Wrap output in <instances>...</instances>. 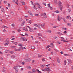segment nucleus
I'll return each mask as SVG.
<instances>
[{
    "mask_svg": "<svg viewBox=\"0 0 73 73\" xmlns=\"http://www.w3.org/2000/svg\"><path fill=\"white\" fill-rule=\"evenodd\" d=\"M18 66H15L14 67V68L15 70V73H17L18 72V71H19V68H18Z\"/></svg>",
    "mask_w": 73,
    "mask_h": 73,
    "instance_id": "obj_1",
    "label": "nucleus"
},
{
    "mask_svg": "<svg viewBox=\"0 0 73 73\" xmlns=\"http://www.w3.org/2000/svg\"><path fill=\"white\" fill-rule=\"evenodd\" d=\"M25 61H26V62H29L30 61V59H27L26 58H25Z\"/></svg>",
    "mask_w": 73,
    "mask_h": 73,
    "instance_id": "obj_2",
    "label": "nucleus"
},
{
    "mask_svg": "<svg viewBox=\"0 0 73 73\" xmlns=\"http://www.w3.org/2000/svg\"><path fill=\"white\" fill-rule=\"evenodd\" d=\"M49 67H48V68H46V67L45 68V69H46V71H48V72H50V68H49Z\"/></svg>",
    "mask_w": 73,
    "mask_h": 73,
    "instance_id": "obj_3",
    "label": "nucleus"
},
{
    "mask_svg": "<svg viewBox=\"0 0 73 73\" xmlns=\"http://www.w3.org/2000/svg\"><path fill=\"white\" fill-rule=\"evenodd\" d=\"M67 60H68V62H69L68 64V65H69V64H70L72 63V61H71V60H70V59H68Z\"/></svg>",
    "mask_w": 73,
    "mask_h": 73,
    "instance_id": "obj_4",
    "label": "nucleus"
},
{
    "mask_svg": "<svg viewBox=\"0 0 73 73\" xmlns=\"http://www.w3.org/2000/svg\"><path fill=\"white\" fill-rule=\"evenodd\" d=\"M21 50V48H19L18 49H16V48L15 49V51H18L19 52Z\"/></svg>",
    "mask_w": 73,
    "mask_h": 73,
    "instance_id": "obj_5",
    "label": "nucleus"
},
{
    "mask_svg": "<svg viewBox=\"0 0 73 73\" xmlns=\"http://www.w3.org/2000/svg\"><path fill=\"white\" fill-rule=\"evenodd\" d=\"M25 21H24L23 22H22L21 23V26H23V25H24V24H25Z\"/></svg>",
    "mask_w": 73,
    "mask_h": 73,
    "instance_id": "obj_6",
    "label": "nucleus"
},
{
    "mask_svg": "<svg viewBox=\"0 0 73 73\" xmlns=\"http://www.w3.org/2000/svg\"><path fill=\"white\" fill-rule=\"evenodd\" d=\"M37 69H34V68L33 69L32 71L33 72H34V73H35V72H36V71H37Z\"/></svg>",
    "mask_w": 73,
    "mask_h": 73,
    "instance_id": "obj_7",
    "label": "nucleus"
},
{
    "mask_svg": "<svg viewBox=\"0 0 73 73\" xmlns=\"http://www.w3.org/2000/svg\"><path fill=\"white\" fill-rule=\"evenodd\" d=\"M58 35H60V36H61V35H63V34L60 32H58Z\"/></svg>",
    "mask_w": 73,
    "mask_h": 73,
    "instance_id": "obj_8",
    "label": "nucleus"
},
{
    "mask_svg": "<svg viewBox=\"0 0 73 73\" xmlns=\"http://www.w3.org/2000/svg\"><path fill=\"white\" fill-rule=\"evenodd\" d=\"M1 12H3V13H4V12H5L4 8H2L1 9Z\"/></svg>",
    "mask_w": 73,
    "mask_h": 73,
    "instance_id": "obj_9",
    "label": "nucleus"
},
{
    "mask_svg": "<svg viewBox=\"0 0 73 73\" xmlns=\"http://www.w3.org/2000/svg\"><path fill=\"white\" fill-rule=\"evenodd\" d=\"M45 15H46V13H44L43 14H42L41 16H42L44 17V16H46Z\"/></svg>",
    "mask_w": 73,
    "mask_h": 73,
    "instance_id": "obj_10",
    "label": "nucleus"
},
{
    "mask_svg": "<svg viewBox=\"0 0 73 73\" xmlns=\"http://www.w3.org/2000/svg\"><path fill=\"white\" fill-rule=\"evenodd\" d=\"M57 60L58 62V63H60V60L59 59V58H57Z\"/></svg>",
    "mask_w": 73,
    "mask_h": 73,
    "instance_id": "obj_11",
    "label": "nucleus"
},
{
    "mask_svg": "<svg viewBox=\"0 0 73 73\" xmlns=\"http://www.w3.org/2000/svg\"><path fill=\"white\" fill-rule=\"evenodd\" d=\"M29 31L31 32H33V29L31 28L29 29Z\"/></svg>",
    "mask_w": 73,
    "mask_h": 73,
    "instance_id": "obj_12",
    "label": "nucleus"
},
{
    "mask_svg": "<svg viewBox=\"0 0 73 73\" xmlns=\"http://www.w3.org/2000/svg\"><path fill=\"white\" fill-rule=\"evenodd\" d=\"M58 3H59V7H60V6H61V5L62 4V3L61 2L59 1Z\"/></svg>",
    "mask_w": 73,
    "mask_h": 73,
    "instance_id": "obj_13",
    "label": "nucleus"
},
{
    "mask_svg": "<svg viewBox=\"0 0 73 73\" xmlns=\"http://www.w3.org/2000/svg\"><path fill=\"white\" fill-rule=\"evenodd\" d=\"M54 3L56 5L58 4V3L57 2V0H54Z\"/></svg>",
    "mask_w": 73,
    "mask_h": 73,
    "instance_id": "obj_14",
    "label": "nucleus"
},
{
    "mask_svg": "<svg viewBox=\"0 0 73 73\" xmlns=\"http://www.w3.org/2000/svg\"><path fill=\"white\" fill-rule=\"evenodd\" d=\"M41 27H43V28H44V25H45V23H43L42 24H41Z\"/></svg>",
    "mask_w": 73,
    "mask_h": 73,
    "instance_id": "obj_15",
    "label": "nucleus"
},
{
    "mask_svg": "<svg viewBox=\"0 0 73 73\" xmlns=\"http://www.w3.org/2000/svg\"><path fill=\"white\" fill-rule=\"evenodd\" d=\"M67 26L70 27V26H71V25H72V24L70 23H67Z\"/></svg>",
    "mask_w": 73,
    "mask_h": 73,
    "instance_id": "obj_16",
    "label": "nucleus"
},
{
    "mask_svg": "<svg viewBox=\"0 0 73 73\" xmlns=\"http://www.w3.org/2000/svg\"><path fill=\"white\" fill-rule=\"evenodd\" d=\"M58 17L57 18V19H58V21H60V20H61V19H60V17H59V16L58 15Z\"/></svg>",
    "mask_w": 73,
    "mask_h": 73,
    "instance_id": "obj_17",
    "label": "nucleus"
},
{
    "mask_svg": "<svg viewBox=\"0 0 73 73\" xmlns=\"http://www.w3.org/2000/svg\"><path fill=\"white\" fill-rule=\"evenodd\" d=\"M46 32L48 33H50L51 32H52V31H51V30H49L46 31Z\"/></svg>",
    "mask_w": 73,
    "mask_h": 73,
    "instance_id": "obj_18",
    "label": "nucleus"
},
{
    "mask_svg": "<svg viewBox=\"0 0 73 73\" xmlns=\"http://www.w3.org/2000/svg\"><path fill=\"white\" fill-rule=\"evenodd\" d=\"M60 38L62 39L61 41H63L64 42V40H65V39H64V38L62 37H61Z\"/></svg>",
    "mask_w": 73,
    "mask_h": 73,
    "instance_id": "obj_19",
    "label": "nucleus"
},
{
    "mask_svg": "<svg viewBox=\"0 0 73 73\" xmlns=\"http://www.w3.org/2000/svg\"><path fill=\"white\" fill-rule=\"evenodd\" d=\"M19 46H20L19 48H21V50L22 48V45H21V44H18Z\"/></svg>",
    "mask_w": 73,
    "mask_h": 73,
    "instance_id": "obj_20",
    "label": "nucleus"
},
{
    "mask_svg": "<svg viewBox=\"0 0 73 73\" xmlns=\"http://www.w3.org/2000/svg\"><path fill=\"white\" fill-rule=\"evenodd\" d=\"M38 35L39 36H42V34L40 33H38Z\"/></svg>",
    "mask_w": 73,
    "mask_h": 73,
    "instance_id": "obj_21",
    "label": "nucleus"
},
{
    "mask_svg": "<svg viewBox=\"0 0 73 73\" xmlns=\"http://www.w3.org/2000/svg\"><path fill=\"white\" fill-rule=\"evenodd\" d=\"M41 25H38L37 26V27H38L39 28H40V27H41Z\"/></svg>",
    "mask_w": 73,
    "mask_h": 73,
    "instance_id": "obj_22",
    "label": "nucleus"
},
{
    "mask_svg": "<svg viewBox=\"0 0 73 73\" xmlns=\"http://www.w3.org/2000/svg\"><path fill=\"white\" fill-rule=\"evenodd\" d=\"M64 65H66V60H64Z\"/></svg>",
    "mask_w": 73,
    "mask_h": 73,
    "instance_id": "obj_23",
    "label": "nucleus"
},
{
    "mask_svg": "<svg viewBox=\"0 0 73 73\" xmlns=\"http://www.w3.org/2000/svg\"><path fill=\"white\" fill-rule=\"evenodd\" d=\"M59 7L60 8V10H61L62 9V5H61L60 6H59Z\"/></svg>",
    "mask_w": 73,
    "mask_h": 73,
    "instance_id": "obj_24",
    "label": "nucleus"
},
{
    "mask_svg": "<svg viewBox=\"0 0 73 73\" xmlns=\"http://www.w3.org/2000/svg\"><path fill=\"white\" fill-rule=\"evenodd\" d=\"M62 29L64 31H66V28L64 27H62Z\"/></svg>",
    "mask_w": 73,
    "mask_h": 73,
    "instance_id": "obj_25",
    "label": "nucleus"
},
{
    "mask_svg": "<svg viewBox=\"0 0 73 73\" xmlns=\"http://www.w3.org/2000/svg\"><path fill=\"white\" fill-rule=\"evenodd\" d=\"M50 45L52 48H53V44L52 43H51Z\"/></svg>",
    "mask_w": 73,
    "mask_h": 73,
    "instance_id": "obj_26",
    "label": "nucleus"
},
{
    "mask_svg": "<svg viewBox=\"0 0 73 73\" xmlns=\"http://www.w3.org/2000/svg\"><path fill=\"white\" fill-rule=\"evenodd\" d=\"M11 58H15V56L13 55L11 56Z\"/></svg>",
    "mask_w": 73,
    "mask_h": 73,
    "instance_id": "obj_27",
    "label": "nucleus"
},
{
    "mask_svg": "<svg viewBox=\"0 0 73 73\" xmlns=\"http://www.w3.org/2000/svg\"><path fill=\"white\" fill-rule=\"evenodd\" d=\"M6 28V29H7V28H8V27H6V26H5L4 25H3V27H2V28Z\"/></svg>",
    "mask_w": 73,
    "mask_h": 73,
    "instance_id": "obj_28",
    "label": "nucleus"
},
{
    "mask_svg": "<svg viewBox=\"0 0 73 73\" xmlns=\"http://www.w3.org/2000/svg\"><path fill=\"white\" fill-rule=\"evenodd\" d=\"M37 72H38V73H42L41 71H39V70H38V69H37Z\"/></svg>",
    "mask_w": 73,
    "mask_h": 73,
    "instance_id": "obj_29",
    "label": "nucleus"
},
{
    "mask_svg": "<svg viewBox=\"0 0 73 73\" xmlns=\"http://www.w3.org/2000/svg\"><path fill=\"white\" fill-rule=\"evenodd\" d=\"M28 23H30V24H32V21H31V20L28 21Z\"/></svg>",
    "mask_w": 73,
    "mask_h": 73,
    "instance_id": "obj_30",
    "label": "nucleus"
},
{
    "mask_svg": "<svg viewBox=\"0 0 73 73\" xmlns=\"http://www.w3.org/2000/svg\"><path fill=\"white\" fill-rule=\"evenodd\" d=\"M38 8L39 9H41L42 8V7L39 6L38 7Z\"/></svg>",
    "mask_w": 73,
    "mask_h": 73,
    "instance_id": "obj_31",
    "label": "nucleus"
},
{
    "mask_svg": "<svg viewBox=\"0 0 73 73\" xmlns=\"http://www.w3.org/2000/svg\"><path fill=\"white\" fill-rule=\"evenodd\" d=\"M48 8H50V4H48Z\"/></svg>",
    "mask_w": 73,
    "mask_h": 73,
    "instance_id": "obj_32",
    "label": "nucleus"
},
{
    "mask_svg": "<svg viewBox=\"0 0 73 73\" xmlns=\"http://www.w3.org/2000/svg\"><path fill=\"white\" fill-rule=\"evenodd\" d=\"M34 9H36V3H35V5L34 6V7H33Z\"/></svg>",
    "mask_w": 73,
    "mask_h": 73,
    "instance_id": "obj_33",
    "label": "nucleus"
},
{
    "mask_svg": "<svg viewBox=\"0 0 73 73\" xmlns=\"http://www.w3.org/2000/svg\"><path fill=\"white\" fill-rule=\"evenodd\" d=\"M31 49H35V46H31Z\"/></svg>",
    "mask_w": 73,
    "mask_h": 73,
    "instance_id": "obj_34",
    "label": "nucleus"
},
{
    "mask_svg": "<svg viewBox=\"0 0 73 73\" xmlns=\"http://www.w3.org/2000/svg\"><path fill=\"white\" fill-rule=\"evenodd\" d=\"M24 38H25V37H22L20 38V40L24 39Z\"/></svg>",
    "mask_w": 73,
    "mask_h": 73,
    "instance_id": "obj_35",
    "label": "nucleus"
},
{
    "mask_svg": "<svg viewBox=\"0 0 73 73\" xmlns=\"http://www.w3.org/2000/svg\"><path fill=\"white\" fill-rule=\"evenodd\" d=\"M41 68H44L45 67V65H42L41 66Z\"/></svg>",
    "mask_w": 73,
    "mask_h": 73,
    "instance_id": "obj_36",
    "label": "nucleus"
},
{
    "mask_svg": "<svg viewBox=\"0 0 73 73\" xmlns=\"http://www.w3.org/2000/svg\"><path fill=\"white\" fill-rule=\"evenodd\" d=\"M5 42H6L7 43H9V41H8V40H6Z\"/></svg>",
    "mask_w": 73,
    "mask_h": 73,
    "instance_id": "obj_37",
    "label": "nucleus"
},
{
    "mask_svg": "<svg viewBox=\"0 0 73 73\" xmlns=\"http://www.w3.org/2000/svg\"><path fill=\"white\" fill-rule=\"evenodd\" d=\"M16 47L15 46H11V47L12 49H13V48H16Z\"/></svg>",
    "mask_w": 73,
    "mask_h": 73,
    "instance_id": "obj_38",
    "label": "nucleus"
},
{
    "mask_svg": "<svg viewBox=\"0 0 73 73\" xmlns=\"http://www.w3.org/2000/svg\"><path fill=\"white\" fill-rule=\"evenodd\" d=\"M70 17V16L69 15L68 16L66 17V18L67 19H69Z\"/></svg>",
    "mask_w": 73,
    "mask_h": 73,
    "instance_id": "obj_39",
    "label": "nucleus"
},
{
    "mask_svg": "<svg viewBox=\"0 0 73 73\" xmlns=\"http://www.w3.org/2000/svg\"><path fill=\"white\" fill-rule=\"evenodd\" d=\"M54 50H55V51H56V52H58V50H57L56 49H55Z\"/></svg>",
    "mask_w": 73,
    "mask_h": 73,
    "instance_id": "obj_40",
    "label": "nucleus"
},
{
    "mask_svg": "<svg viewBox=\"0 0 73 73\" xmlns=\"http://www.w3.org/2000/svg\"><path fill=\"white\" fill-rule=\"evenodd\" d=\"M10 13H11V14L12 15H14V13H13V12H12V11H11L10 12Z\"/></svg>",
    "mask_w": 73,
    "mask_h": 73,
    "instance_id": "obj_41",
    "label": "nucleus"
},
{
    "mask_svg": "<svg viewBox=\"0 0 73 73\" xmlns=\"http://www.w3.org/2000/svg\"><path fill=\"white\" fill-rule=\"evenodd\" d=\"M8 44H9V43H5V46L6 45H8Z\"/></svg>",
    "mask_w": 73,
    "mask_h": 73,
    "instance_id": "obj_42",
    "label": "nucleus"
},
{
    "mask_svg": "<svg viewBox=\"0 0 73 73\" xmlns=\"http://www.w3.org/2000/svg\"><path fill=\"white\" fill-rule=\"evenodd\" d=\"M36 3V5H38V6H40V5L39 4V3Z\"/></svg>",
    "mask_w": 73,
    "mask_h": 73,
    "instance_id": "obj_43",
    "label": "nucleus"
},
{
    "mask_svg": "<svg viewBox=\"0 0 73 73\" xmlns=\"http://www.w3.org/2000/svg\"><path fill=\"white\" fill-rule=\"evenodd\" d=\"M12 26H13V27H15V24H13L11 25Z\"/></svg>",
    "mask_w": 73,
    "mask_h": 73,
    "instance_id": "obj_44",
    "label": "nucleus"
},
{
    "mask_svg": "<svg viewBox=\"0 0 73 73\" xmlns=\"http://www.w3.org/2000/svg\"><path fill=\"white\" fill-rule=\"evenodd\" d=\"M35 16H38V14H35Z\"/></svg>",
    "mask_w": 73,
    "mask_h": 73,
    "instance_id": "obj_45",
    "label": "nucleus"
},
{
    "mask_svg": "<svg viewBox=\"0 0 73 73\" xmlns=\"http://www.w3.org/2000/svg\"><path fill=\"white\" fill-rule=\"evenodd\" d=\"M42 56V55H38V57H41V56Z\"/></svg>",
    "mask_w": 73,
    "mask_h": 73,
    "instance_id": "obj_46",
    "label": "nucleus"
},
{
    "mask_svg": "<svg viewBox=\"0 0 73 73\" xmlns=\"http://www.w3.org/2000/svg\"><path fill=\"white\" fill-rule=\"evenodd\" d=\"M29 14L30 15H31V16H33V14H32V13H29Z\"/></svg>",
    "mask_w": 73,
    "mask_h": 73,
    "instance_id": "obj_47",
    "label": "nucleus"
},
{
    "mask_svg": "<svg viewBox=\"0 0 73 73\" xmlns=\"http://www.w3.org/2000/svg\"><path fill=\"white\" fill-rule=\"evenodd\" d=\"M5 53H8V52H9V50H7V51H5Z\"/></svg>",
    "mask_w": 73,
    "mask_h": 73,
    "instance_id": "obj_48",
    "label": "nucleus"
},
{
    "mask_svg": "<svg viewBox=\"0 0 73 73\" xmlns=\"http://www.w3.org/2000/svg\"><path fill=\"white\" fill-rule=\"evenodd\" d=\"M25 29H26L25 31H26L27 32H28V29L27 28H26Z\"/></svg>",
    "mask_w": 73,
    "mask_h": 73,
    "instance_id": "obj_49",
    "label": "nucleus"
},
{
    "mask_svg": "<svg viewBox=\"0 0 73 73\" xmlns=\"http://www.w3.org/2000/svg\"><path fill=\"white\" fill-rule=\"evenodd\" d=\"M2 71H3V72H5V71H6V70H5L3 69L2 70Z\"/></svg>",
    "mask_w": 73,
    "mask_h": 73,
    "instance_id": "obj_50",
    "label": "nucleus"
},
{
    "mask_svg": "<svg viewBox=\"0 0 73 73\" xmlns=\"http://www.w3.org/2000/svg\"><path fill=\"white\" fill-rule=\"evenodd\" d=\"M42 71H46V69H42Z\"/></svg>",
    "mask_w": 73,
    "mask_h": 73,
    "instance_id": "obj_51",
    "label": "nucleus"
},
{
    "mask_svg": "<svg viewBox=\"0 0 73 73\" xmlns=\"http://www.w3.org/2000/svg\"><path fill=\"white\" fill-rule=\"evenodd\" d=\"M55 12H56V13H59V11L58 10H57L55 11Z\"/></svg>",
    "mask_w": 73,
    "mask_h": 73,
    "instance_id": "obj_52",
    "label": "nucleus"
},
{
    "mask_svg": "<svg viewBox=\"0 0 73 73\" xmlns=\"http://www.w3.org/2000/svg\"><path fill=\"white\" fill-rule=\"evenodd\" d=\"M17 31H18V32H21V30H20L19 29H18L17 30Z\"/></svg>",
    "mask_w": 73,
    "mask_h": 73,
    "instance_id": "obj_53",
    "label": "nucleus"
},
{
    "mask_svg": "<svg viewBox=\"0 0 73 73\" xmlns=\"http://www.w3.org/2000/svg\"><path fill=\"white\" fill-rule=\"evenodd\" d=\"M71 11V9H69L68 11V12H70Z\"/></svg>",
    "mask_w": 73,
    "mask_h": 73,
    "instance_id": "obj_54",
    "label": "nucleus"
},
{
    "mask_svg": "<svg viewBox=\"0 0 73 73\" xmlns=\"http://www.w3.org/2000/svg\"><path fill=\"white\" fill-rule=\"evenodd\" d=\"M34 26H35V27H37V25H37V24H35L34 25Z\"/></svg>",
    "mask_w": 73,
    "mask_h": 73,
    "instance_id": "obj_55",
    "label": "nucleus"
},
{
    "mask_svg": "<svg viewBox=\"0 0 73 73\" xmlns=\"http://www.w3.org/2000/svg\"><path fill=\"white\" fill-rule=\"evenodd\" d=\"M42 60L43 61H45V59H44V58H42Z\"/></svg>",
    "mask_w": 73,
    "mask_h": 73,
    "instance_id": "obj_56",
    "label": "nucleus"
},
{
    "mask_svg": "<svg viewBox=\"0 0 73 73\" xmlns=\"http://www.w3.org/2000/svg\"><path fill=\"white\" fill-rule=\"evenodd\" d=\"M25 49V47H24V48H23V47H22L21 49H22V50H23V49Z\"/></svg>",
    "mask_w": 73,
    "mask_h": 73,
    "instance_id": "obj_57",
    "label": "nucleus"
},
{
    "mask_svg": "<svg viewBox=\"0 0 73 73\" xmlns=\"http://www.w3.org/2000/svg\"><path fill=\"white\" fill-rule=\"evenodd\" d=\"M22 3L23 5H25V2H22Z\"/></svg>",
    "mask_w": 73,
    "mask_h": 73,
    "instance_id": "obj_58",
    "label": "nucleus"
},
{
    "mask_svg": "<svg viewBox=\"0 0 73 73\" xmlns=\"http://www.w3.org/2000/svg\"><path fill=\"white\" fill-rule=\"evenodd\" d=\"M31 4H32V5H34V4H33V2H32V1H31Z\"/></svg>",
    "mask_w": 73,
    "mask_h": 73,
    "instance_id": "obj_59",
    "label": "nucleus"
},
{
    "mask_svg": "<svg viewBox=\"0 0 73 73\" xmlns=\"http://www.w3.org/2000/svg\"><path fill=\"white\" fill-rule=\"evenodd\" d=\"M8 6L10 7H11V5L9 4V3H8Z\"/></svg>",
    "mask_w": 73,
    "mask_h": 73,
    "instance_id": "obj_60",
    "label": "nucleus"
},
{
    "mask_svg": "<svg viewBox=\"0 0 73 73\" xmlns=\"http://www.w3.org/2000/svg\"><path fill=\"white\" fill-rule=\"evenodd\" d=\"M24 63H25V62L24 61L22 62V64L23 65H24Z\"/></svg>",
    "mask_w": 73,
    "mask_h": 73,
    "instance_id": "obj_61",
    "label": "nucleus"
},
{
    "mask_svg": "<svg viewBox=\"0 0 73 73\" xmlns=\"http://www.w3.org/2000/svg\"><path fill=\"white\" fill-rule=\"evenodd\" d=\"M28 68H31V67L30 66H28L27 67Z\"/></svg>",
    "mask_w": 73,
    "mask_h": 73,
    "instance_id": "obj_62",
    "label": "nucleus"
},
{
    "mask_svg": "<svg viewBox=\"0 0 73 73\" xmlns=\"http://www.w3.org/2000/svg\"><path fill=\"white\" fill-rule=\"evenodd\" d=\"M35 62V60H33V61H32V63H34Z\"/></svg>",
    "mask_w": 73,
    "mask_h": 73,
    "instance_id": "obj_63",
    "label": "nucleus"
},
{
    "mask_svg": "<svg viewBox=\"0 0 73 73\" xmlns=\"http://www.w3.org/2000/svg\"><path fill=\"white\" fill-rule=\"evenodd\" d=\"M23 41H27V39H25L23 40Z\"/></svg>",
    "mask_w": 73,
    "mask_h": 73,
    "instance_id": "obj_64",
    "label": "nucleus"
}]
</instances>
